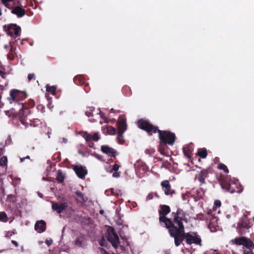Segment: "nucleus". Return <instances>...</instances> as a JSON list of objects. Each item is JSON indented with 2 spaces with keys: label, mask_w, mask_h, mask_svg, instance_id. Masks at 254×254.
Listing matches in <instances>:
<instances>
[{
  "label": "nucleus",
  "mask_w": 254,
  "mask_h": 254,
  "mask_svg": "<svg viewBox=\"0 0 254 254\" xmlns=\"http://www.w3.org/2000/svg\"><path fill=\"white\" fill-rule=\"evenodd\" d=\"M246 241V238L243 237L236 238L234 240H232L233 243L237 245H244V242Z\"/></svg>",
  "instance_id": "obj_25"
},
{
  "label": "nucleus",
  "mask_w": 254,
  "mask_h": 254,
  "mask_svg": "<svg viewBox=\"0 0 254 254\" xmlns=\"http://www.w3.org/2000/svg\"><path fill=\"white\" fill-rule=\"evenodd\" d=\"M52 240H51L50 241H46V244H47L48 246H50V245L52 244Z\"/></svg>",
  "instance_id": "obj_58"
},
{
  "label": "nucleus",
  "mask_w": 254,
  "mask_h": 254,
  "mask_svg": "<svg viewBox=\"0 0 254 254\" xmlns=\"http://www.w3.org/2000/svg\"><path fill=\"white\" fill-rule=\"evenodd\" d=\"M37 109L39 111H40L42 113H43L45 112V107L42 105H39L37 106Z\"/></svg>",
  "instance_id": "obj_40"
},
{
  "label": "nucleus",
  "mask_w": 254,
  "mask_h": 254,
  "mask_svg": "<svg viewBox=\"0 0 254 254\" xmlns=\"http://www.w3.org/2000/svg\"><path fill=\"white\" fill-rule=\"evenodd\" d=\"M1 98H2V96L0 94V109L2 108V107L3 106V104L1 102Z\"/></svg>",
  "instance_id": "obj_55"
},
{
  "label": "nucleus",
  "mask_w": 254,
  "mask_h": 254,
  "mask_svg": "<svg viewBox=\"0 0 254 254\" xmlns=\"http://www.w3.org/2000/svg\"><path fill=\"white\" fill-rule=\"evenodd\" d=\"M102 152L109 156L115 158L117 154V151L113 148L109 147L107 145H102L101 147Z\"/></svg>",
  "instance_id": "obj_18"
},
{
  "label": "nucleus",
  "mask_w": 254,
  "mask_h": 254,
  "mask_svg": "<svg viewBox=\"0 0 254 254\" xmlns=\"http://www.w3.org/2000/svg\"><path fill=\"white\" fill-rule=\"evenodd\" d=\"M73 81L76 85H81L84 83V78L82 75H77L74 77Z\"/></svg>",
  "instance_id": "obj_23"
},
{
  "label": "nucleus",
  "mask_w": 254,
  "mask_h": 254,
  "mask_svg": "<svg viewBox=\"0 0 254 254\" xmlns=\"http://www.w3.org/2000/svg\"><path fill=\"white\" fill-rule=\"evenodd\" d=\"M153 198V193L152 192L149 193L148 195L146 196V200H149L152 199Z\"/></svg>",
  "instance_id": "obj_45"
},
{
  "label": "nucleus",
  "mask_w": 254,
  "mask_h": 254,
  "mask_svg": "<svg viewBox=\"0 0 254 254\" xmlns=\"http://www.w3.org/2000/svg\"><path fill=\"white\" fill-rule=\"evenodd\" d=\"M168 143H165L160 141L159 144L158 145V151L162 155H166V150L167 149Z\"/></svg>",
  "instance_id": "obj_22"
},
{
  "label": "nucleus",
  "mask_w": 254,
  "mask_h": 254,
  "mask_svg": "<svg viewBox=\"0 0 254 254\" xmlns=\"http://www.w3.org/2000/svg\"><path fill=\"white\" fill-rule=\"evenodd\" d=\"M118 125V134L117 139L119 144L124 143L123 134L127 129V125L126 123V119L125 116H120L117 122Z\"/></svg>",
  "instance_id": "obj_6"
},
{
  "label": "nucleus",
  "mask_w": 254,
  "mask_h": 254,
  "mask_svg": "<svg viewBox=\"0 0 254 254\" xmlns=\"http://www.w3.org/2000/svg\"><path fill=\"white\" fill-rule=\"evenodd\" d=\"M88 144V146L90 147H92L94 145V143L92 141V140L91 141H88L87 142Z\"/></svg>",
  "instance_id": "obj_49"
},
{
  "label": "nucleus",
  "mask_w": 254,
  "mask_h": 254,
  "mask_svg": "<svg viewBox=\"0 0 254 254\" xmlns=\"http://www.w3.org/2000/svg\"><path fill=\"white\" fill-rule=\"evenodd\" d=\"M52 209L57 212L58 213H61L63 210H65L67 207L66 202H63L58 203L57 202H53L52 203Z\"/></svg>",
  "instance_id": "obj_19"
},
{
  "label": "nucleus",
  "mask_w": 254,
  "mask_h": 254,
  "mask_svg": "<svg viewBox=\"0 0 254 254\" xmlns=\"http://www.w3.org/2000/svg\"><path fill=\"white\" fill-rule=\"evenodd\" d=\"M11 243L16 247H17L18 246V243L14 241V240H12L11 241Z\"/></svg>",
  "instance_id": "obj_54"
},
{
  "label": "nucleus",
  "mask_w": 254,
  "mask_h": 254,
  "mask_svg": "<svg viewBox=\"0 0 254 254\" xmlns=\"http://www.w3.org/2000/svg\"><path fill=\"white\" fill-rule=\"evenodd\" d=\"M110 113H120V110H115L114 109L112 108L110 110Z\"/></svg>",
  "instance_id": "obj_47"
},
{
  "label": "nucleus",
  "mask_w": 254,
  "mask_h": 254,
  "mask_svg": "<svg viewBox=\"0 0 254 254\" xmlns=\"http://www.w3.org/2000/svg\"><path fill=\"white\" fill-rule=\"evenodd\" d=\"M46 91L48 92L51 93L52 94L55 95L56 93V88L54 86H51L49 85H46Z\"/></svg>",
  "instance_id": "obj_29"
},
{
  "label": "nucleus",
  "mask_w": 254,
  "mask_h": 254,
  "mask_svg": "<svg viewBox=\"0 0 254 254\" xmlns=\"http://www.w3.org/2000/svg\"><path fill=\"white\" fill-rule=\"evenodd\" d=\"M218 168L220 170H223L226 174L229 173V170L227 167L223 163H219L218 165Z\"/></svg>",
  "instance_id": "obj_33"
},
{
  "label": "nucleus",
  "mask_w": 254,
  "mask_h": 254,
  "mask_svg": "<svg viewBox=\"0 0 254 254\" xmlns=\"http://www.w3.org/2000/svg\"><path fill=\"white\" fill-rule=\"evenodd\" d=\"M158 137L162 142L168 143L169 145H173L176 139L175 134L169 130H160L158 133Z\"/></svg>",
  "instance_id": "obj_7"
},
{
  "label": "nucleus",
  "mask_w": 254,
  "mask_h": 254,
  "mask_svg": "<svg viewBox=\"0 0 254 254\" xmlns=\"http://www.w3.org/2000/svg\"><path fill=\"white\" fill-rule=\"evenodd\" d=\"M11 13L15 14L18 17H21L25 15V10L20 6H16L12 9Z\"/></svg>",
  "instance_id": "obj_21"
},
{
  "label": "nucleus",
  "mask_w": 254,
  "mask_h": 254,
  "mask_svg": "<svg viewBox=\"0 0 254 254\" xmlns=\"http://www.w3.org/2000/svg\"><path fill=\"white\" fill-rule=\"evenodd\" d=\"M253 224L251 222V220L248 219L247 216L244 215L239 220L237 224V230L240 235H245L249 233V229L252 227Z\"/></svg>",
  "instance_id": "obj_8"
},
{
  "label": "nucleus",
  "mask_w": 254,
  "mask_h": 254,
  "mask_svg": "<svg viewBox=\"0 0 254 254\" xmlns=\"http://www.w3.org/2000/svg\"><path fill=\"white\" fill-rule=\"evenodd\" d=\"M46 223L44 220H40L36 222L35 224V230L38 233H42L46 230Z\"/></svg>",
  "instance_id": "obj_20"
},
{
  "label": "nucleus",
  "mask_w": 254,
  "mask_h": 254,
  "mask_svg": "<svg viewBox=\"0 0 254 254\" xmlns=\"http://www.w3.org/2000/svg\"><path fill=\"white\" fill-rule=\"evenodd\" d=\"M106 237L109 242L111 243L114 248L115 249L118 248V246L120 244L119 238L113 227L111 226L108 227Z\"/></svg>",
  "instance_id": "obj_10"
},
{
  "label": "nucleus",
  "mask_w": 254,
  "mask_h": 254,
  "mask_svg": "<svg viewBox=\"0 0 254 254\" xmlns=\"http://www.w3.org/2000/svg\"><path fill=\"white\" fill-rule=\"evenodd\" d=\"M120 167V166L118 165L117 164H115L113 165L112 170L114 171L115 172H117V171L119 170Z\"/></svg>",
  "instance_id": "obj_44"
},
{
  "label": "nucleus",
  "mask_w": 254,
  "mask_h": 254,
  "mask_svg": "<svg viewBox=\"0 0 254 254\" xmlns=\"http://www.w3.org/2000/svg\"><path fill=\"white\" fill-rule=\"evenodd\" d=\"M75 194L80 198L82 202H85L87 201V197L85 196L84 194L79 190L76 191Z\"/></svg>",
  "instance_id": "obj_27"
},
{
  "label": "nucleus",
  "mask_w": 254,
  "mask_h": 254,
  "mask_svg": "<svg viewBox=\"0 0 254 254\" xmlns=\"http://www.w3.org/2000/svg\"><path fill=\"white\" fill-rule=\"evenodd\" d=\"M92 139L94 141H98L99 139V137L97 133H95L92 136Z\"/></svg>",
  "instance_id": "obj_42"
},
{
  "label": "nucleus",
  "mask_w": 254,
  "mask_h": 254,
  "mask_svg": "<svg viewBox=\"0 0 254 254\" xmlns=\"http://www.w3.org/2000/svg\"><path fill=\"white\" fill-rule=\"evenodd\" d=\"M7 58L10 60H13L15 58L14 53H8V54L7 55Z\"/></svg>",
  "instance_id": "obj_41"
},
{
  "label": "nucleus",
  "mask_w": 254,
  "mask_h": 254,
  "mask_svg": "<svg viewBox=\"0 0 254 254\" xmlns=\"http://www.w3.org/2000/svg\"><path fill=\"white\" fill-rule=\"evenodd\" d=\"M121 237L122 240H123L124 241H125L126 242V243H127V245H128V242H127V239L126 238V237L125 236L122 237L121 235Z\"/></svg>",
  "instance_id": "obj_51"
},
{
  "label": "nucleus",
  "mask_w": 254,
  "mask_h": 254,
  "mask_svg": "<svg viewBox=\"0 0 254 254\" xmlns=\"http://www.w3.org/2000/svg\"><path fill=\"white\" fill-rule=\"evenodd\" d=\"M1 15H2V12H1V9H0V16H1Z\"/></svg>",
  "instance_id": "obj_62"
},
{
  "label": "nucleus",
  "mask_w": 254,
  "mask_h": 254,
  "mask_svg": "<svg viewBox=\"0 0 254 254\" xmlns=\"http://www.w3.org/2000/svg\"><path fill=\"white\" fill-rule=\"evenodd\" d=\"M3 30L10 37H17L20 35L21 29L16 24L10 23L3 26Z\"/></svg>",
  "instance_id": "obj_9"
},
{
  "label": "nucleus",
  "mask_w": 254,
  "mask_h": 254,
  "mask_svg": "<svg viewBox=\"0 0 254 254\" xmlns=\"http://www.w3.org/2000/svg\"><path fill=\"white\" fill-rule=\"evenodd\" d=\"M27 97V95L25 92L21 91L17 89H12L10 92V97L8 99L10 103L14 102H18L22 101Z\"/></svg>",
  "instance_id": "obj_11"
},
{
  "label": "nucleus",
  "mask_w": 254,
  "mask_h": 254,
  "mask_svg": "<svg viewBox=\"0 0 254 254\" xmlns=\"http://www.w3.org/2000/svg\"><path fill=\"white\" fill-rule=\"evenodd\" d=\"M145 152L147 154H149L150 155H153L154 152H155V150L154 149H152V148H150V149H146L145 151Z\"/></svg>",
  "instance_id": "obj_37"
},
{
  "label": "nucleus",
  "mask_w": 254,
  "mask_h": 254,
  "mask_svg": "<svg viewBox=\"0 0 254 254\" xmlns=\"http://www.w3.org/2000/svg\"><path fill=\"white\" fill-rule=\"evenodd\" d=\"M0 221L4 222H6L8 221L7 215L4 212H0Z\"/></svg>",
  "instance_id": "obj_34"
},
{
  "label": "nucleus",
  "mask_w": 254,
  "mask_h": 254,
  "mask_svg": "<svg viewBox=\"0 0 254 254\" xmlns=\"http://www.w3.org/2000/svg\"><path fill=\"white\" fill-rule=\"evenodd\" d=\"M156 196L157 197H159V196H158V195L157 193L156 194Z\"/></svg>",
  "instance_id": "obj_64"
},
{
  "label": "nucleus",
  "mask_w": 254,
  "mask_h": 254,
  "mask_svg": "<svg viewBox=\"0 0 254 254\" xmlns=\"http://www.w3.org/2000/svg\"><path fill=\"white\" fill-rule=\"evenodd\" d=\"M7 159L5 156H3L0 159V166H5L7 164Z\"/></svg>",
  "instance_id": "obj_35"
},
{
  "label": "nucleus",
  "mask_w": 254,
  "mask_h": 254,
  "mask_svg": "<svg viewBox=\"0 0 254 254\" xmlns=\"http://www.w3.org/2000/svg\"><path fill=\"white\" fill-rule=\"evenodd\" d=\"M208 171L207 169H203L195 176V179H197L200 185L205 184V179L208 177Z\"/></svg>",
  "instance_id": "obj_16"
},
{
  "label": "nucleus",
  "mask_w": 254,
  "mask_h": 254,
  "mask_svg": "<svg viewBox=\"0 0 254 254\" xmlns=\"http://www.w3.org/2000/svg\"><path fill=\"white\" fill-rule=\"evenodd\" d=\"M104 211L103 210H100L99 211V213L101 214H103L104 213Z\"/></svg>",
  "instance_id": "obj_61"
},
{
  "label": "nucleus",
  "mask_w": 254,
  "mask_h": 254,
  "mask_svg": "<svg viewBox=\"0 0 254 254\" xmlns=\"http://www.w3.org/2000/svg\"><path fill=\"white\" fill-rule=\"evenodd\" d=\"M94 107H89L86 108V110L85 111V115L88 117H90L93 116V112L94 111Z\"/></svg>",
  "instance_id": "obj_30"
},
{
  "label": "nucleus",
  "mask_w": 254,
  "mask_h": 254,
  "mask_svg": "<svg viewBox=\"0 0 254 254\" xmlns=\"http://www.w3.org/2000/svg\"><path fill=\"white\" fill-rule=\"evenodd\" d=\"M136 174L141 178L148 171L149 168L146 164L141 160L137 161L134 164Z\"/></svg>",
  "instance_id": "obj_12"
},
{
  "label": "nucleus",
  "mask_w": 254,
  "mask_h": 254,
  "mask_svg": "<svg viewBox=\"0 0 254 254\" xmlns=\"http://www.w3.org/2000/svg\"><path fill=\"white\" fill-rule=\"evenodd\" d=\"M161 186L162 187V189L164 191V193L166 195H172L173 193H175V191L174 190L171 189V186L170 184V182L168 180L163 181L161 183Z\"/></svg>",
  "instance_id": "obj_15"
},
{
  "label": "nucleus",
  "mask_w": 254,
  "mask_h": 254,
  "mask_svg": "<svg viewBox=\"0 0 254 254\" xmlns=\"http://www.w3.org/2000/svg\"><path fill=\"white\" fill-rule=\"evenodd\" d=\"M183 222L178 223L176 228L169 233L170 237L174 239L175 246H179L185 240L186 243L189 245L194 244L201 246V239L197 233L194 232L186 233Z\"/></svg>",
  "instance_id": "obj_2"
},
{
  "label": "nucleus",
  "mask_w": 254,
  "mask_h": 254,
  "mask_svg": "<svg viewBox=\"0 0 254 254\" xmlns=\"http://www.w3.org/2000/svg\"><path fill=\"white\" fill-rule=\"evenodd\" d=\"M5 74V73L2 71V70H0V75L2 77H4V75Z\"/></svg>",
  "instance_id": "obj_56"
},
{
  "label": "nucleus",
  "mask_w": 254,
  "mask_h": 254,
  "mask_svg": "<svg viewBox=\"0 0 254 254\" xmlns=\"http://www.w3.org/2000/svg\"><path fill=\"white\" fill-rule=\"evenodd\" d=\"M197 155L201 158H205L207 155V150L205 148L198 149Z\"/></svg>",
  "instance_id": "obj_24"
},
{
  "label": "nucleus",
  "mask_w": 254,
  "mask_h": 254,
  "mask_svg": "<svg viewBox=\"0 0 254 254\" xmlns=\"http://www.w3.org/2000/svg\"><path fill=\"white\" fill-rule=\"evenodd\" d=\"M101 118H102V119H105V122H106V123H108V122H107V118H106L104 116L103 114H101Z\"/></svg>",
  "instance_id": "obj_57"
},
{
  "label": "nucleus",
  "mask_w": 254,
  "mask_h": 254,
  "mask_svg": "<svg viewBox=\"0 0 254 254\" xmlns=\"http://www.w3.org/2000/svg\"><path fill=\"white\" fill-rule=\"evenodd\" d=\"M206 219L207 220H210V222L208 224V228L210 229V231L212 232H216L218 227L217 217L208 214Z\"/></svg>",
  "instance_id": "obj_14"
},
{
  "label": "nucleus",
  "mask_w": 254,
  "mask_h": 254,
  "mask_svg": "<svg viewBox=\"0 0 254 254\" xmlns=\"http://www.w3.org/2000/svg\"><path fill=\"white\" fill-rule=\"evenodd\" d=\"M21 106L18 115L17 116L19 119V121L22 125L26 126L28 124L30 126L33 127H36L41 125L42 122L38 119H28V116L30 114L31 111L28 108H24V105L23 103L20 104Z\"/></svg>",
  "instance_id": "obj_4"
},
{
  "label": "nucleus",
  "mask_w": 254,
  "mask_h": 254,
  "mask_svg": "<svg viewBox=\"0 0 254 254\" xmlns=\"http://www.w3.org/2000/svg\"><path fill=\"white\" fill-rule=\"evenodd\" d=\"M5 114H6V115H7V114H8V111H5Z\"/></svg>",
  "instance_id": "obj_63"
},
{
  "label": "nucleus",
  "mask_w": 254,
  "mask_h": 254,
  "mask_svg": "<svg viewBox=\"0 0 254 254\" xmlns=\"http://www.w3.org/2000/svg\"><path fill=\"white\" fill-rule=\"evenodd\" d=\"M215 205L218 206H220L221 205V202L219 200H216L214 202Z\"/></svg>",
  "instance_id": "obj_52"
},
{
  "label": "nucleus",
  "mask_w": 254,
  "mask_h": 254,
  "mask_svg": "<svg viewBox=\"0 0 254 254\" xmlns=\"http://www.w3.org/2000/svg\"><path fill=\"white\" fill-rule=\"evenodd\" d=\"M34 77V74L33 73H29L28 75V81H31Z\"/></svg>",
  "instance_id": "obj_46"
},
{
  "label": "nucleus",
  "mask_w": 254,
  "mask_h": 254,
  "mask_svg": "<svg viewBox=\"0 0 254 254\" xmlns=\"http://www.w3.org/2000/svg\"><path fill=\"white\" fill-rule=\"evenodd\" d=\"M86 237L85 235L80 233L76 238L74 242L75 245L79 247H83L86 245Z\"/></svg>",
  "instance_id": "obj_17"
},
{
  "label": "nucleus",
  "mask_w": 254,
  "mask_h": 254,
  "mask_svg": "<svg viewBox=\"0 0 254 254\" xmlns=\"http://www.w3.org/2000/svg\"><path fill=\"white\" fill-rule=\"evenodd\" d=\"M222 188L231 193H241L243 191V187L238 180L232 181L228 177L221 176L219 179Z\"/></svg>",
  "instance_id": "obj_3"
},
{
  "label": "nucleus",
  "mask_w": 254,
  "mask_h": 254,
  "mask_svg": "<svg viewBox=\"0 0 254 254\" xmlns=\"http://www.w3.org/2000/svg\"><path fill=\"white\" fill-rule=\"evenodd\" d=\"M100 251L102 253V254H110V253H108L105 249L103 248L100 249Z\"/></svg>",
  "instance_id": "obj_48"
},
{
  "label": "nucleus",
  "mask_w": 254,
  "mask_h": 254,
  "mask_svg": "<svg viewBox=\"0 0 254 254\" xmlns=\"http://www.w3.org/2000/svg\"><path fill=\"white\" fill-rule=\"evenodd\" d=\"M120 176V173L115 172L113 174V177H118Z\"/></svg>",
  "instance_id": "obj_50"
},
{
  "label": "nucleus",
  "mask_w": 254,
  "mask_h": 254,
  "mask_svg": "<svg viewBox=\"0 0 254 254\" xmlns=\"http://www.w3.org/2000/svg\"><path fill=\"white\" fill-rule=\"evenodd\" d=\"M2 4L7 8L9 9H11V7L9 5V4L8 3V1L6 0H1Z\"/></svg>",
  "instance_id": "obj_39"
},
{
  "label": "nucleus",
  "mask_w": 254,
  "mask_h": 254,
  "mask_svg": "<svg viewBox=\"0 0 254 254\" xmlns=\"http://www.w3.org/2000/svg\"><path fill=\"white\" fill-rule=\"evenodd\" d=\"M99 243L100 246L104 247H106L108 244V243L104 238H102Z\"/></svg>",
  "instance_id": "obj_38"
},
{
  "label": "nucleus",
  "mask_w": 254,
  "mask_h": 254,
  "mask_svg": "<svg viewBox=\"0 0 254 254\" xmlns=\"http://www.w3.org/2000/svg\"><path fill=\"white\" fill-rule=\"evenodd\" d=\"M72 169L77 176L80 179H84L87 174V170L84 167L81 165H76L73 166Z\"/></svg>",
  "instance_id": "obj_13"
},
{
  "label": "nucleus",
  "mask_w": 254,
  "mask_h": 254,
  "mask_svg": "<svg viewBox=\"0 0 254 254\" xmlns=\"http://www.w3.org/2000/svg\"><path fill=\"white\" fill-rule=\"evenodd\" d=\"M57 180L60 183H63L64 180V176L61 170H58Z\"/></svg>",
  "instance_id": "obj_28"
},
{
  "label": "nucleus",
  "mask_w": 254,
  "mask_h": 254,
  "mask_svg": "<svg viewBox=\"0 0 254 254\" xmlns=\"http://www.w3.org/2000/svg\"><path fill=\"white\" fill-rule=\"evenodd\" d=\"M15 50V48H14L13 47L11 46L9 53H14Z\"/></svg>",
  "instance_id": "obj_53"
},
{
  "label": "nucleus",
  "mask_w": 254,
  "mask_h": 254,
  "mask_svg": "<svg viewBox=\"0 0 254 254\" xmlns=\"http://www.w3.org/2000/svg\"><path fill=\"white\" fill-rule=\"evenodd\" d=\"M107 132L109 134L115 135L116 133V129L112 126L107 127Z\"/></svg>",
  "instance_id": "obj_32"
},
{
  "label": "nucleus",
  "mask_w": 254,
  "mask_h": 254,
  "mask_svg": "<svg viewBox=\"0 0 254 254\" xmlns=\"http://www.w3.org/2000/svg\"><path fill=\"white\" fill-rule=\"evenodd\" d=\"M138 127L145 131L149 136L152 135L153 133L158 132L159 133L160 129L156 126L151 124L149 121L141 119L137 122Z\"/></svg>",
  "instance_id": "obj_5"
},
{
  "label": "nucleus",
  "mask_w": 254,
  "mask_h": 254,
  "mask_svg": "<svg viewBox=\"0 0 254 254\" xmlns=\"http://www.w3.org/2000/svg\"><path fill=\"white\" fill-rule=\"evenodd\" d=\"M92 155L93 156H94L95 157H96L97 159H98L99 160H100L101 161L102 159V156L96 153H94L93 154H92Z\"/></svg>",
  "instance_id": "obj_43"
},
{
  "label": "nucleus",
  "mask_w": 254,
  "mask_h": 254,
  "mask_svg": "<svg viewBox=\"0 0 254 254\" xmlns=\"http://www.w3.org/2000/svg\"><path fill=\"white\" fill-rule=\"evenodd\" d=\"M83 136L86 140V142L92 140V135L88 133L87 132H85L84 133Z\"/></svg>",
  "instance_id": "obj_36"
},
{
  "label": "nucleus",
  "mask_w": 254,
  "mask_h": 254,
  "mask_svg": "<svg viewBox=\"0 0 254 254\" xmlns=\"http://www.w3.org/2000/svg\"><path fill=\"white\" fill-rule=\"evenodd\" d=\"M183 153L185 156L190 159L191 156V150L189 147H186L183 148Z\"/></svg>",
  "instance_id": "obj_26"
},
{
  "label": "nucleus",
  "mask_w": 254,
  "mask_h": 254,
  "mask_svg": "<svg viewBox=\"0 0 254 254\" xmlns=\"http://www.w3.org/2000/svg\"><path fill=\"white\" fill-rule=\"evenodd\" d=\"M171 212V208L167 205H161L158 211L159 214V221L160 223H163L165 227L167 229L169 234L178 225V223L182 221L188 222L186 212L181 208H179L176 212H172L171 217L168 218L166 216Z\"/></svg>",
  "instance_id": "obj_1"
},
{
  "label": "nucleus",
  "mask_w": 254,
  "mask_h": 254,
  "mask_svg": "<svg viewBox=\"0 0 254 254\" xmlns=\"http://www.w3.org/2000/svg\"><path fill=\"white\" fill-rule=\"evenodd\" d=\"M243 246L250 249L251 248L254 247V245L250 239L246 238V241L244 242Z\"/></svg>",
  "instance_id": "obj_31"
},
{
  "label": "nucleus",
  "mask_w": 254,
  "mask_h": 254,
  "mask_svg": "<svg viewBox=\"0 0 254 254\" xmlns=\"http://www.w3.org/2000/svg\"><path fill=\"white\" fill-rule=\"evenodd\" d=\"M123 90H128L130 91V89H129V87H128V86L124 87V88H123Z\"/></svg>",
  "instance_id": "obj_59"
},
{
  "label": "nucleus",
  "mask_w": 254,
  "mask_h": 254,
  "mask_svg": "<svg viewBox=\"0 0 254 254\" xmlns=\"http://www.w3.org/2000/svg\"><path fill=\"white\" fill-rule=\"evenodd\" d=\"M26 158H27V159H29L30 158V157L29 156H27L25 158H21V161L22 162Z\"/></svg>",
  "instance_id": "obj_60"
}]
</instances>
